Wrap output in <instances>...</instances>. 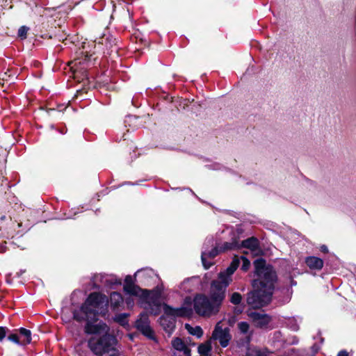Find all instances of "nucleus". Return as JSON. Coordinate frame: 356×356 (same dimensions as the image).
<instances>
[{
  "label": "nucleus",
  "mask_w": 356,
  "mask_h": 356,
  "mask_svg": "<svg viewBox=\"0 0 356 356\" xmlns=\"http://www.w3.org/2000/svg\"><path fill=\"white\" fill-rule=\"evenodd\" d=\"M164 315L160 318V324L164 330L170 334L175 327L176 317L191 318L193 316L191 297H186L180 307L173 308L168 305L163 306Z\"/></svg>",
  "instance_id": "nucleus-4"
},
{
  "label": "nucleus",
  "mask_w": 356,
  "mask_h": 356,
  "mask_svg": "<svg viewBox=\"0 0 356 356\" xmlns=\"http://www.w3.org/2000/svg\"><path fill=\"white\" fill-rule=\"evenodd\" d=\"M246 356H266L264 352L256 348H248Z\"/></svg>",
  "instance_id": "nucleus-21"
},
{
  "label": "nucleus",
  "mask_w": 356,
  "mask_h": 356,
  "mask_svg": "<svg viewBox=\"0 0 356 356\" xmlns=\"http://www.w3.org/2000/svg\"><path fill=\"white\" fill-rule=\"evenodd\" d=\"M107 307V297L93 292L79 309L74 310L73 318L78 322H86L84 330L87 334L106 333L102 337H93L88 341L90 350L95 355L108 353L109 356H119L118 350L115 348L116 338L107 334L108 327L106 323L98 322L99 316L106 313Z\"/></svg>",
  "instance_id": "nucleus-1"
},
{
  "label": "nucleus",
  "mask_w": 356,
  "mask_h": 356,
  "mask_svg": "<svg viewBox=\"0 0 356 356\" xmlns=\"http://www.w3.org/2000/svg\"><path fill=\"white\" fill-rule=\"evenodd\" d=\"M80 55H81L82 58H79L75 59L74 61H72L70 63V68L73 70L74 76H76V74L79 72L85 73L84 67L81 65L89 61V58L91 55H89L87 51L82 50L80 52Z\"/></svg>",
  "instance_id": "nucleus-9"
},
{
  "label": "nucleus",
  "mask_w": 356,
  "mask_h": 356,
  "mask_svg": "<svg viewBox=\"0 0 356 356\" xmlns=\"http://www.w3.org/2000/svg\"><path fill=\"white\" fill-rule=\"evenodd\" d=\"M305 262L311 269L320 270L323 266V261L316 257H309L306 259Z\"/></svg>",
  "instance_id": "nucleus-13"
},
{
  "label": "nucleus",
  "mask_w": 356,
  "mask_h": 356,
  "mask_svg": "<svg viewBox=\"0 0 356 356\" xmlns=\"http://www.w3.org/2000/svg\"><path fill=\"white\" fill-rule=\"evenodd\" d=\"M299 328L298 325L297 324H294L293 325H291V329L293 330V331H296L298 330Z\"/></svg>",
  "instance_id": "nucleus-31"
},
{
  "label": "nucleus",
  "mask_w": 356,
  "mask_h": 356,
  "mask_svg": "<svg viewBox=\"0 0 356 356\" xmlns=\"http://www.w3.org/2000/svg\"><path fill=\"white\" fill-rule=\"evenodd\" d=\"M156 274L154 270L151 268H143L138 270L134 276L127 275L123 285V289L125 293L139 297L148 301L149 298V292L147 290H143L137 286L135 282L136 281V277L138 276L142 279V282L147 283L149 282V279L153 278Z\"/></svg>",
  "instance_id": "nucleus-5"
},
{
  "label": "nucleus",
  "mask_w": 356,
  "mask_h": 356,
  "mask_svg": "<svg viewBox=\"0 0 356 356\" xmlns=\"http://www.w3.org/2000/svg\"><path fill=\"white\" fill-rule=\"evenodd\" d=\"M230 301L232 303L234 304V305H238L241 302V296L240 293H232V296H231V299H230Z\"/></svg>",
  "instance_id": "nucleus-23"
},
{
  "label": "nucleus",
  "mask_w": 356,
  "mask_h": 356,
  "mask_svg": "<svg viewBox=\"0 0 356 356\" xmlns=\"http://www.w3.org/2000/svg\"><path fill=\"white\" fill-rule=\"evenodd\" d=\"M321 250L323 252H327L328 251L327 248L325 245H322Z\"/></svg>",
  "instance_id": "nucleus-30"
},
{
  "label": "nucleus",
  "mask_w": 356,
  "mask_h": 356,
  "mask_svg": "<svg viewBox=\"0 0 356 356\" xmlns=\"http://www.w3.org/2000/svg\"><path fill=\"white\" fill-rule=\"evenodd\" d=\"M171 345L175 350L182 352L185 356H191V349L187 341L176 337L172 340Z\"/></svg>",
  "instance_id": "nucleus-10"
},
{
  "label": "nucleus",
  "mask_w": 356,
  "mask_h": 356,
  "mask_svg": "<svg viewBox=\"0 0 356 356\" xmlns=\"http://www.w3.org/2000/svg\"><path fill=\"white\" fill-rule=\"evenodd\" d=\"M254 325L259 328H266L271 321V318L262 312L250 311L248 314Z\"/></svg>",
  "instance_id": "nucleus-8"
},
{
  "label": "nucleus",
  "mask_w": 356,
  "mask_h": 356,
  "mask_svg": "<svg viewBox=\"0 0 356 356\" xmlns=\"http://www.w3.org/2000/svg\"><path fill=\"white\" fill-rule=\"evenodd\" d=\"M246 338H247V341H246V342H247V343H249V342L250 341V339H251V333H250V334H249L246 337Z\"/></svg>",
  "instance_id": "nucleus-32"
},
{
  "label": "nucleus",
  "mask_w": 356,
  "mask_h": 356,
  "mask_svg": "<svg viewBox=\"0 0 356 356\" xmlns=\"http://www.w3.org/2000/svg\"><path fill=\"white\" fill-rule=\"evenodd\" d=\"M19 339H21V345H26L30 343L31 341V331L23 327L20 328Z\"/></svg>",
  "instance_id": "nucleus-14"
},
{
  "label": "nucleus",
  "mask_w": 356,
  "mask_h": 356,
  "mask_svg": "<svg viewBox=\"0 0 356 356\" xmlns=\"http://www.w3.org/2000/svg\"><path fill=\"white\" fill-rule=\"evenodd\" d=\"M254 266L257 277L252 282L254 291L248 293L247 302L254 308H259L271 300L276 275L273 267L266 265L263 259H256Z\"/></svg>",
  "instance_id": "nucleus-3"
},
{
  "label": "nucleus",
  "mask_w": 356,
  "mask_h": 356,
  "mask_svg": "<svg viewBox=\"0 0 356 356\" xmlns=\"http://www.w3.org/2000/svg\"><path fill=\"white\" fill-rule=\"evenodd\" d=\"M209 242H211V245H213V240L212 239H209Z\"/></svg>",
  "instance_id": "nucleus-34"
},
{
  "label": "nucleus",
  "mask_w": 356,
  "mask_h": 356,
  "mask_svg": "<svg viewBox=\"0 0 356 356\" xmlns=\"http://www.w3.org/2000/svg\"><path fill=\"white\" fill-rule=\"evenodd\" d=\"M212 341L210 339L208 341L204 343H202L198 347V352L200 355L208 356L210 354V352L212 348L211 346Z\"/></svg>",
  "instance_id": "nucleus-16"
},
{
  "label": "nucleus",
  "mask_w": 356,
  "mask_h": 356,
  "mask_svg": "<svg viewBox=\"0 0 356 356\" xmlns=\"http://www.w3.org/2000/svg\"><path fill=\"white\" fill-rule=\"evenodd\" d=\"M191 279H186L181 284V288L183 289L184 291H190L189 289H187L186 288V285L188 284H189V282H191Z\"/></svg>",
  "instance_id": "nucleus-27"
},
{
  "label": "nucleus",
  "mask_w": 356,
  "mask_h": 356,
  "mask_svg": "<svg viewBox=\"0 0 356 356\" xmlns=\"http://www.w3.org/2000/svg\"><path fill=\"white\" fill-rule=\"evenodd\" d=\"M184 327L189 334L197 338H200L203 335V330L200 326L192 327L191 325L186 323Z\"/></svg>",
  "instance_id": "nucleus-17"
},
{
  "label": "nucleus",
  "mask_w": 356,
  "mask_h": 356,
  "mask_svg": "<svg viewBox=\"0 0 356 356\" xmlns=\"http://www.w3.org/2000/svg\"><path fill=\"white\" fill-rule=\"evenodd\" d=\"M111 305L113 308L118 307L123 302L122 295L118 292H113L110 296Z\"/></svg>",
  "instance_id": "nucleus-15"
},
{
  "label": "nucleus",
  "mask_w": 356,
  "mask_h": 356,
  "mask_svg": "<svg viewBox=\"0 0 356 356\" xmlns=\"http://www.w3.org/2000/svg\"><path fill=\"white\" fill-rule=\"evenodd\" d=\"M29 29L26 26H22L18 30V35L21 38H25Z\"/></svg>",
  "instance_id": "nucleus-24"
},
{
  "label": "nucleus",
  "mask_w": 356,
  "mask_h": 356,
  "mask_svg": "<svg viewBox=\"0 0 356 356\" xmlns=\"http://www.w3.org/2000/svg\"><path fill=\"white\" fill-rule=\"evenodd\" d=\"M337 356H348V354L346 351H341L339 353Z\"/></svg>",
  "instance_id": "nucleus-29"
},
{
  "label": "nucleus",
  "mask_w": 356,
  "mask_h": 356,
  "mask_svg": "<svg viewBox=\"0 0 356 356\" xmlns=\"http://www.w3.org/2000/svg\"><path fill=\"white\" fill-rule=\"evenodd\" d=\"M6 331L4 327H0V341H1L6 336Z\"/></svg>",
  "instance_id": "nucleus-28"
},
{
  "label": "nucleus",
  "mask_w": 356,
  "mask_h": 356,
  "mask_svg": "<svg viewBox=\"0 0 356 356\" xmlns=\"http://www.w3.org/2000/svg\"><path fill=\"white\" fill-rule=\"evenodd\" d=\"M136 327L147 338L154 339V332L149 325L148 315L146 313L140 314L136 321Z\"/></svg>",
  "instance_id": "nucleus-7"
},
{
  "label": "nucleus",
  "mask_w": 356,
  "mask_h": 356,
  "mask_svg": "<svg viewBox=\"0 0 356 356\" xmlns=\"http://www.w3.org/2000/svg\"><path fill=\"white\" fill-rule=\"evenodd\" d=\"M236 246L237 245L236 243H225L223 245V250H232L235 248Z\"/></svg>",
  "instance_id": "nucleus-26"
},
{
  "label": "nucleus",
  "mask_w": 356,
  "mask_h": 356,
  "mask_svg": "<svg viewBox=\"0 0 356 356\" xmlns=\"http://www.w3.org/2000/svg\"><path fill=\"white\" fill-rule=\"evenodd\" d=\"M242 246L248 248L253 254H259L261 252V250L259 245V241L254 238L251 237L242 241Z\"/></svg>",
  "instance_id": "nucleus-11"
},
{
  "label": "nucleus",
  "mask_w": 356,
  "mask_h": 356,
  "mask_svg": "<svg viewBox=\"0 0 356 356\" xmlns=\"http://www.w3.org/2000/svg\"><path fill=\"white\" fill-rule=\"evenodd\" d=\"M127 303L128 305H131L133 303V300H130L129 299H128L127 300Z\"/></svg>",
  "instance_id": "nucleus-33"
},
{
  "label": "nucleus",
  "mask_w": 356,
  "mask_h": 356,
  "mask_svg": "<svg viewBox=\"0 0 356 356\" xmlns=\"http://www.w3.org/2000/svg\"><path fill=\"white\" fill-rule=\"evenodd\" d=\"M236 259L238 261V264H240L241 260L242 261L243 264H242L241 269L243 271H247L249 269V268L250 266V262L248 259H246L243 256H241L240 258L235 257L229 267H230L232 266V263ZM238 266H239V264H238L236 268L238 267Z\"/></svg>",
  "instance_id": "nucleus-18"
},
{
  "label": "nucleus",
  "mask_w": 356,
  "mask_h": 356,
  "mask_svg": "<svg viewBox=\"0 0 356 356\" xmlns=\"http://www.w3.org/2000/svg\"><path fill=\"white\" fill-rule=\"evenodd\" d=\"M231 335L229 334V329L228 327L222 328L220 323H218L214 330L213 331L212 336L210 338L211 341L218 340L220 346L223 348L229 345L231 340Z\"/></svg>",
  "instance_id": "nucleus-6"
},
{
  "label": "nucleus",
  "mask_w": 356,
  "mask_h": 356,
  "mask_svg": "<svg viewBox=\"0 0 356 356\" xmlns=\"http://www.w3.org/2000/svg\"><path fill=\"white\" fill-rule=\"evenodd\" d=\"M127 316H128V314H117V315H115L114 320H115V321L120 323L121 325L125 326L128 324Z\"/></svg>",
  "instance_id": "nucleus-20"
},
{
  "label": "nucleus",
  "mask_w": 356,
  "mask_h": 356,
  "mask_svg": "<svg viewBox=\"0 0 356 356\" xmlns=\"http://www.w3.org/2000/svg\"><path fill=\"white\" fill-rule=\"evenodd\" d=\"M218 254V250L216 248H213L211 251H207V250H204L202 252L201 259L202 262L204 267L206 269L210 268L212 265V263L208 262V259H213Z\"/></svg>",
  "instance_id": "nucleus-12"
},
{
  "label": "nucleus",
  "mask_w": 356,
  "mask_h": 356,
  "mask_svg": "<svg viewBox=\"0 0 356 356\" xmlns=\"http://www.w3.org/2000/svg\"><path fill=\"white\" fill-rule=\"evenodd\" d=\"M238 260H234L230 267L220 272L218 279L211 284L210 297L211 301L202 294H197L191 299L193 312L202 316H208L218 312V308L225 297L226 288L232 281V275L236 270Z\"/></svg>",
  "instance_id": "nucleus-2"
},
{
  "label": "nucleus",
  "mask_w": 356,
  "mask_h": 356,
  "mask_svg": "<svg viewBox=\"0 0 356 356\" xmlns=\"http://www.w3.org/2000/svg\"><path fill=\"white\" fill-rule=\"evenodd\" d=\"M8 339L17 344L21 345V339H19V336L16 334H12L8 336Z\"/></svg>",
  "instance_id": "nucleus-25"
},
{
  "label": "nucleus",
  "mask_w": 356,
  "mask_h": 356,
  "mask_svg": "<svg viewBox=\"0 0 356 356\" xmlns=\"http://www.w3.org/2000/svg\"><path fill=\"white\" fill-rule=\"evenodd\" d=\"M238 326V328L239 330V331L242 333V334H248V331H249V329H250V325L248 323L246 322H239L237 325Z\"/></svg>",
  "instance_id": "nucleus-22"
},
{
  "label": "nucleus",
  "mask_w": 356,
  "mask_h": 356,
  "mask_svg": "<svg viewBox=\"0 0 356 356\" xmlns=\"http://www.w3.org/2000/svg\"><path fill=\"white\" fill-rule=\"evenodd\" d=\"M104 282L107 285H120L122 282L120 278L110 275L104 277Z\"/></svg>",
  "instance_id": "nucleus-19"
}]
</instances>
